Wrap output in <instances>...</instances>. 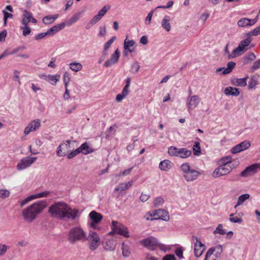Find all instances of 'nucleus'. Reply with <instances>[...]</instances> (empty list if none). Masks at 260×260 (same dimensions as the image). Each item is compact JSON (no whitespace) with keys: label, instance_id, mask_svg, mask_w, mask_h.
<instances>
[{"label":"nucleus","instance_id":"f257e3e1","mask_svg":"<svg viewBox=\"0 0 260 260\" xmlns=\"http://www.w3.org/2000/svg\"><path fill=\"white\" fill-rule=\"evenodd\" d=\"M48 212L51 217L60 220H74L79 214V210L72 208L67 203L62 202L53 204L49 207Z\"/></svg>","mask_w":260,"mask_h":260},{"label":"nucleus","instance_id":"f03ea898","mask_svg":"<svg viewBox=\"0 0 260 260\" xmlns=\"http://www.w3.org/2000/svg\"><path fill=\"white\" fill-rule=\"evenodd\" d=\"M47 203L45 200L36 202L22 211L23 219L27 222H31L46 207Z\"/></svg>","mask_w":260,"mask_h":260},{"label":"nucleus","instance_id":"7ed1b4c3","mask_svg":"<svg viewBox=\"0 0 260 260\" xmlns=\"http://www.w3.org/2000/svg\"><path fill=\"white\" fill-rule=\"evenodd\" d=\"M68 240L74 244L79 241H84L86 239V233L80 227H74L71 229L68 234Z\"/></svg>","mask_w":260,"mask_h":260},{"label":"nucleus","instance_id":"20e7f679","mask_svg":"<svg viewBox=\"0 0 260 260\" xmlns=\"http://www.w3.org/2000/svg\"><path fill=\"white\" fill-rule=\"evenodd\" d=\"M180 169L183 172L184 178L187 182L196 180L201 175V172L192 169L187 162L182 164Z\"/></svg>","mask_w":260,"mask_h":260},{"label":"nucleus","instance_id":"39448f33","mask_svg":"<svg viewBox=\"0 0 260 260\" xmlns=\"http://www.w3.org/2000/svg\"><path fill=\"white\" fill-rule=\"evenodd\" d=\"M251 41L252 39L250 37H247L246 39L242 40L239 43L238 46L233 51L232 54H230L228 48V45H226L225 48V52L228 54V58L230 59L241 55L245 51L247 50L246 47L250 44Z\"/></svg>","mask_w":260,"mask_h":260},{"label":"nucleus","instance_id":"423d86ee","mask_svg":"<svg viewBox=\"0 0 260 260\" xmlns=\"http://www.w3.org/2000/svg\"><path fill=\"white\" fill-rule=\"evenodd\" d=\"M147 220L161 219L166 221H168L170 219V216L168 212L164 209H158L154 210L152 212L147 213Z\"/></svg>","mask_w":260,"mask_h":260},{"label":"nucleus","instance_id":"0eeeda50","mask_svg":"<svg viewBox=\"0 0 260 260\" xmlns=\"http://www.w3.org/2000/svg\"><path fill=\"white\" fill-rule=\"evenodd\" d=\"M111 228L112 231L109 233V235H112L114 234H118L125 238L129 237L127 228L124 225L117 221L113 220L112 221Z\"/></svg>","mask_w":260,"mask_h":260},{"label":"nucleus","instance_id":"6e6552de","mask_svg":"<svg viewBox=\"0 0 260 260\" xmlns=\"http://www.w3.org/2000/svg\"><path fill=\"white\" fill-rule=\"evenodd\" d=\"M235 166H230L227 164H221L218 167L215 169L212 174L213 178H218L227 174H229L235 168Z\"/></svg>","mask_w":260,"mask_h":260},{"label":"nucleus","instance_id":"1a4fd4ad","mask_svg":"<svg viewBox=\"0 0 260 260\" xmlns=\"http://www.w3.org/2000/svg\"><path fill=\"white\" fill-rule=\"evenodd\" d=\"M158 248L164 251H166L168 249L167 245L159 243L156 238L152 236L148 237L147 248L151 250H154Z\"/></svg>","mask_w":260,"mask_h":260},{"label":"nucleus","instance_id":"9d476101","mask_svg":"<svg viewBox=\"0 0 260 260\" xmlns=\"http://www.w3.org/2000/svg\"><path fill=\"white\" fill-rule=\"evenodd\" d=\"M192 241L194 244V253L197 257H200L206 249L205 245L203 244L199 238L196 236L192 237Z\"/></svg>","mask_w":260,"mask_h":260},{"label":"nucleus","instance_id":"9b49d317","mask_svg":"<svg viewBox=\"0 0 260 260\" xmlns=\"http://www.w3.org/2000/svg\"><path fill=\"white\" fill-rule=\"evenodd\" d=\"M37 159V157L27 156L21 159L17 165V169L19 171L24 170L29 167Z\"/></svg>","mask_w":260,"mask_h":260},{"label":"nucleus","instance_id":"f8f14e48","mask_svg":"<svg viewBox=\"0 0 260 260\" xmlns=\"http://www.w3.org/2000/svg\"><path fill=\"white\" fill-rule=\"evenodd\" d=\"M86 240L89 241V247L91 250L96 249L99 245L100 237L96 233L93 231H90Z\"/></svg>","mask_w":260,"mask_h":260},{"label":"nucleus","instance_id":"ddd939ff","mask_svg":"<svg viewBox=\"0 0 260 260\" xmlns=\"http://www.w3.org/2000/svg\"><path fill=\"white\" fill-rule=\"evenodd\" d=\"M72 142H75V141L67 140L61 143L57 148V156L61 157L67 155L70 151V144Z\"/></svg>","mask_w":260,"mask_h":260},{"label":"nucleus","instance_id":"4468645a","mask_svg":"<svg viewBox=\"0 0 260 260\" xmlns=\"http://www.w3.org/2000/svg\"><path fill=\"white\" fill-rule=\"evenodd\" d=\"M200 102V99L198 95H189L186 101V106L188 112L192 110L198 106Z\"/></svg>","mask_w":260,"mask_h":260},{"label":"nucleus","instance_id":"2eb2a0df","mask_svg":"<svg viewBox=\"0 0 260 260\" xmlns=\"http://www.w3.org/2000/svg\"><path fill=\"white\" fill-rule=\"evenodd\" d=\"M41 126V120L36 119L31 121L27 126L25 128L24 134L25 135H28L30 132H35L39 129Z\"/></svg>","mask_w":260,"mask_h":260},{"label":"nucleus","instance_id":"dca6fc26","mask_svg":"<svg viewBox=\"0 0 260 260\" xmlns=\"http://www.w3.org/2000/svg\"><path fill=\"white\" fill-rule=\"evenodd\" d=\"M89 216L91 220L90 225L94 229H97V224L100 223L102 219L103 216L101 214L94 211H92L89 214Z\"/></svg>","mask_w":260,"mask_h":260},{"label":"nucleus","instance_id":"f3484780","mask_svg":"<svg viewBox=\"0 0 260 260\" xmlns=\"http://www.w3.org/2000/svg\"><path fill=\"white\" fill-rule=\"evenodd\" d=\"M49 193H50L49 191H43V192H41L40 193H36L34 194L30 195L29 197L26 198L25 199H24L22 201H21L20 205L21 206H23L26 204H27V203H28L29 202L33 200H35L36 199H39V198H41L46 197L49 195Z\"/></svg>","mask_w":260,"mask_h":260},{"label":"nucleus","instance_id":"a211bd4d","mask_svg":"<svg viewBox=\"0 0 260 260\" xmlns=\"http://www.w3.org/2000/svg\"><path fill=\"white\" fill-rule=\"evenodd\" d=\"M257 171V164H253L246 167L240 174L243 177H247L255 174Z\"/></svg>","mask_w":260,"mask_h":260},{"label":"nucleus","instance_id":"6ab92c4d","mask_svg":"<svg viewBox=\"0 0 260 260\" xmlns=\"http://www.w3.org/2000/svg\"><path fill=\"white\" fill-rule=\"evenodd\" d=\"M136 43L134 40H129L126 38L124 41V54L127 55V52L132 53L135 51Z\"/></svg>","mask_w":260,"mask_h":260},{"label":"nucleus","instance_id":"aec40b11","mask_svg":"<svg viewBox=\"0 0 260 260\" xmlns=\"http://www.w3.org/2000/svg\"><path fill=\"white\" fill-rule=\"evenodd\" d=\"M258 15L254 19H248L247 18H242L238 22L237 24L239 27H246L247 26H252L257 21Z\"/></svg>","mask_w":260,"mask_h":260},{"label":"nucleus","instance_id":"412c9836","mask_svg":"<svg viewBox=\"0 0 260 260\" xmlns=\"http://www.w3.org/2000/svg\"><path fill=\"white\" fill-rule=\"evenodd\" d=\"M120 53L118 49H117L115 52L112 55L110 58L104 63V67L108 68L115 64L118 61L120 57Z\"/></svg>","mask_w":260,"mask_h":260},{"label":"nucleus","instance_id":"4be33fe9","mask_svg":"<svg viewBox=\"0 0 260 260\" xmlns=\"http://www.w3.org/2000/svg\"><path fill=\"white\" fill-rule=\"evenodd\" d=\"M250 146V143L248 141H244L242 143L234 147L231 152L232 153H237L248 149Z\"/></svg>","mask_w":260,"mask_h":260},{"label":"nucleus","instance_id":"5701e85b","mask_svg":"<svg viewBox=\"0 0 260 260\" xmlns=\"http://www.w3.org/2000/svg\"><path fill=\"white\" fill-rule=\"evenodd\" d=\"M215 252V255L217 257H219L220 254L222 252V246L220 245L216 246L214 248H210L206 252L205 259L207 260L208 258L211 256L213 252Z\"/></svg>","mask_w":260,"mask_h":260},{"label":"nucleus","instance_id":"b1692460","mask_svg":"<svg viewBox=\"0 0 260 260\" xmlns=\"http://www.w3.org/2000/svg\"><path fill=\"white\" fill-rule=\"evenodd\" d=\"M80 151V153H82L84 155H87L93 152V149L92 147H90L89 145L85 142L83 143L80 147L78 148Z\"/></svg>","mask_w":260,"mask_h":260},{"label":"nucleus","instance_id":"393cba45","mask_svg":"<svg viewBox=\"0 0 260 260\" xmlns=\"http://www.w3.org/2000/svg\"><path fill=\"white\" fill-rule=\"evenodd\" d=\"M248 79V76L243 78H234L232 80V84L237 86L244 87L247 85Z\"/></svg>","mask_w":260,"mask_h":260},{"label":"nucleus","instance_id":"a878e982","mask_svg":"<svg viewBox=\"0 0 260 260\" xmlns=\"http://www.w3.org/2000/svg\"><path fill=\"white\" fill-rule=\"evenodd\" d=\"M133 184V181L131 180L127 183H121L117 186L114 191H122L129 189Z\"/></svg>","mask_w":260,"mask_h":260},{"label":"nucleus","instance_id":"bb28decb","mask_svg":"<svg viewBox=\"0 0 260 260\" xmlns=\"http://www.w3.org/2000/svg\"><path fill=\"white\" fill-rule=\"evenodd\" d=\"M116 245V241L113 239H111L106 241L104 244V247L106 250L112 251L115 249Z\"/></svg>","mask_w":260,"mask_h":260},{"label":"nucleus","instance_id":"cd10ccee","mask_svg":"<svg viewBox=\"0 0 260 260\" xmlns=\"http://www.w3.org/2000/svg\"><path fill=\"white\" fill-rule=\"evenodd\" d=\"M224 94L226 95L238 96L240 94V91L237 88L229 86L224 89Z\"/></svg>","mask_w":260,"mask_h":260},{"label":"nucleus","instance_id":"c85d7f7f","mask_svg":"<svg viewBox=\"0 0 260 260\" xmlns=\"http://www.w3.org/2000/svg\"><path fill=\"white\" fill-rule=\"evenodd\" d=\"M59 17L58 14L53 15H48L45 16L42 19V22L45 25H49L53 22Z\"/></svg>","mask_w":260,"mask_h":260},{"label":"nucleus","instance_id":"c756f323","mask_svg":"<svg viewBox=\"0 0 260 260\" xmlns=\"http://www.w3.org/2000/svg\"><path fill=\"white\" fill-rule=\"evenodd\" d=\"M32 16V14L31 13L28 12L27 10H24L23 11L22 18L21 20L22 24H24V22H26V24H28L29 22H30V19Z\"/></svg>","mask_w":260,"mask_h":260},{"label":"nucleus","instance_id":"7c9ffc66","mask_svg":"<svg viewBox=\"0 0 260 260\" xmlns=\"http://www.w3.org/2000/svg\"><path fill=\"white\" fill-rule=\"evenodd\" d=\"M191 155V151L186 148H179L178 157L186 158Z\"/></svg>","mask_w":260,"mask_h":260},{"label":"nucleus","instance_id":"2f4dec72","mask_svg":"<svg viewBox=\"0 0 260 260\" xmlns=\"http://www.w3.org/2000/svg\"><path fill=\"white\" fill-rule=\"evenodd\" d=\"M170 17L169 16H165L161 21L162 27L167 31H169L171 28V26L170 23Z\"/></svg>","mask_w":260,"mask_h":260},{"label":"nucleus","instance_id":"473e14b6","mask_svg":"<svg viewBox=\"0 0 260 260\" xmlns=\"http://www.w3.org/2000/svg\"><path fill=\"white\" fill-rule=\"evenodd\" d=\"M159 168L162 171H168L171 168V162L167 159L161 161L159 163Z\"/></svg>","mask_w":260,"mask_h":260},{"label":"nucleus","instance_id":"72a5a7b5","mask_svg":"<svg viewBox=\"0 0 260 260\" xmlns=\"http://www.w3.org/2000/svg\"><path fill=\"white\" fill-rule=\"evenodd\" d=\"M60 77L59 75H48L47 76H45V80L49 82L52 85H55L57 82L59 80Z\"/></svg>","mask_w":260,"mask_h":260},{"label":"nucleus","instance_id":"f704fd0d","mask_svg":"<svg viewBox=\"0 0 260 260\" xmlns=\"http://www.w3.org/2000/svg\"><path fill=\"white\" fill-rule=\"evenodd\" d=\"M80 18V14L77 13L72 16L66 22V25L70 26L76 22Z\"/></svg>","mask_w":260,"mask_h":260},{"label":"nucleus","instance_id":"c9c22d12","mask_svg":"<svg viewBox=\"0 0 260 260\" xmlns=\"http://www.w3.org/2000/svg\"><path fill=\"white\" fill-rule=\"evenodd\" d=\"M236 63L233 61L229 62L227 64V67L225 68L222 72V74L226 75L230 73L235 68Z\"/></svg>","mask_w":260,"mask_h":260},{"label":"nucleus","instance_id":"e433bc0d","mask_svg":"<svg viewBox=\"0 0 260 260\" xmlns=\"http://www.w3.org/2000/svg\"><path fill=\"white\" fill-rule=\"evenodd\" d=\"M70 69L73 71L77 72L82 69V65L79 62H72L70 64Z\"/></svg>","mask_w":260,"mask_h":260},{"label":"nucleus","instance_id":"4c0bfd02","mask_svg":"<svg viewBox=\"0 0 260 260\" xmlns=\"http://www.w3.org/2000/svg\"><path fill=\"white\" fill-rule=\"evenodd\" d=\"M250 195L248 193L240 196L238 198L237 204L235 207L236 208L237 206L242 205L246 200L248 199Z\"/></svg>","mask_w":260,"mask_h":260},{"label":"nucleus","instance_id":"58836bf2","mask_svg":"<svg viewBox=\"0 0 260 260\" xmlns=\"http://www.w3.org/2000/svg\"><path fill=\"white\" fill-rule=\"evenodd\" d=\"M179 150V148L174 146H170L168 149V152L171 156L178 157Z\"/></svg>","mask_w":260,"mask_h":260},{"label":"nucleus","instance_id":"ea45409f","mask_svg":"<svg viewBox=\"0 0 260 260\" xmlns=\"http://www.w3.org/2000/svg\"><path fill=\"white\" fill-rule=\"evenodd\" d=\"M21 29L23 30L22 34L24 36H26L30 34L31 32V28L26 24V22H24V24L20 27Z\"/></svg>","mask_w":260,"mask_h":260},{"label":"nucleus","instance_id":"a19ab883","mask_svg":"<svg viewBox=\"0 0 260 260\" xmlns=\"http://www.w3.org/2000/svg\"><path fill=\"white\" fill-rule=\"evenodd\" d=\"M164 200L161 197H156L153 201V204L155 207L162 206L164 203Z\"/></svg>","mask_w":260,"mask_h":260},{"label":"nucleus","instance_id":"79ce46f5","mask_svg":"<svg viewBox=\"0 0 260 260\" xmlns=\"http://www.w3.org/2000/svg\"><path fill=\"white\" fill-rule=\"evenodd\" d=\"M121 249L123 256L124 257H128L131 253L129 247L127 245H125L124 243H122Z\"/></svg>","mask_w":260,"mask_h":260},{"label":"nucleus","instance_id":"37998d69","mask_svg":"<svg viewBox=\"0 0 260 260\" xmlns=\"http://www.w3.org/2000/svg\"><path fill=\"white\" fill-rule=\"evenodd\" d=\"M193 153L195 155H199L201 153L200 143L199 142H195L193 146Z\"/></svg>","mask_w":260,"mask_h":260},{"label":"nucleus","instance_id":"c03bdc74","mask_svg":"<svg viewBox=\"0 0 260 260\" xmlns=\"http://www.w3.org/2000/svg\"><path fill=\"white\" fill-rule=\"evenodd\" d=\"M213 233L214 234H219L220 235H224L226 234L225 230L223 228V225L222 224H219L217 226L215 230L214 231Z\"/></svg>","mask_w":260,"mask_h":260},{"label":"nucleus","instance_id":"a18cd8bd","mask_svg":"<svg viewBox=\"0 0 260 260\" xmlns=\"http://www.w3.org/2000/svg\"><path fill=\"white\" fill-rule=\"evenodd\" d=\"M220 161L221 164L228 165L230 166H233L232 161V157H224L221 159Z\"/></svg>","mask_w":260,"mask_h":260},{"label":"nucleus","instance_id":"49530a36","mask_svg":"<svg viewBox=\"0 0 260 260\" xmlns=\"http://www.w3.org/2000/svg\"><path fill=\"white\" fill-rule=\"evenodd\" d=\"M66 26V24L65 23H61L57 25H55L54 26L52 27L53 29L54 30V32L55 33H57L59 30L62 29Z\"/></svg>","mask_w":260,"mask_h":260},{"label":"nucleus","instance_id":"de8ad7c7","mask_svg":"<svg viewBox=\"0 0 260 260\" xmlns=\"http://www.w3.org/2000/svg\"><path fill=\"white\" fill-rule=\"evenodd\" d=\"M110 9V6H105L98 12V15L102 18L107 13V12Z\"/></svg>","mask_w":260,"mask_h":260},{"label":"nucleus","instance_id":"09e8293b","mask_svg":"<svg viewBox=\"0 0 260 260\" xmlns=\"http://www.w3.org/2000/svg\"><path fill=\"white\" fill-rule=\"evenodd\" d=\"M257 84V81L256 78L254 76L252 77L250 79L248 85L249 89H252L255 87Z\"/></svg>","mask_w":260,"mask_h":260},{"label":"nucleus","instance_id":"8fccbe9b","mask_svg":"<svg viewBox=\"0 0 260 260\" xmlns=\"http://www.w3.org/2000/svg\"><path fill=\"white\" fill-rule=\"evenodd\" d=\"M116 39V37H112L104 45V52H107L108 49L110 47L112 43Z\"/></svg>","mask_w":260,"mask_h":260},{"label":"nucleus","instance_id":"3c124183","mask_svg":"<svg viewBox=\"0 0 260 260\" xmlns=\"http://www.w3.org/2000/svg\"><path fill=\"white\" fill-rule=\"evenodd\" d=\"M260 34V25L247 34L249 36H256Z\"/></svg>","mask_w":260,"mask_h":260},{"label":"nucleus","instance_id":"603ef678","mask_svg":"<svg viewBox=\"0 0 260 260\" xmlns=\"http://www.w3.org/2000/svg\"><path fill=\"white\" fill-rule=\"evenodd\" d=\"M229 220L233 223H241L242 221V219L241 218L237 216L234 217L233 214L230 215Z\"/></svg>","mask_w":260,"mask_h":260},{"label":"nucleus","instance_id":"864d4df0","mask_svg":"<svg viewBox=\"0 0 260 260\" xmlns=\"http://www.w3.org/2000/svg\"><path fill=\"white\" fill-rule=\"evenodd\" d=\"M3 13L4 14V24L6 25L7 24V21L8 18H12L13 14L7 12L5 10L3 11Z\"/></svg>","mask_w":260,"mask_h":260},{"label":"nucleus","instance_id":"5fc2aeb1","mask_svg":"<svg viewBox=\"0 0 260 260\" xmlns=\"http://www.w3.org/2000/svg\"><path fill=\"white\" fill-rule=\"evenodd\" d=\"M13 73L14 76L13 77V80L18 82V84L20 85L21 82L19 78L20 72L17 70H14Z\"/></svg>","mask_w":260,"mask_h":260},{"label":"nucleus","instance_id":"6e6d98bb","mask_svg":"<svg viewBox=\"0 0 260 260\" xmlns=\"http://www.w3.org/2000/svg\"><path fill=\"white\" fill-rule=\"evenodd\" d=\"M80 153V151L78 149V148L76 149V150L72 151L70 153H68L67 157L68 159H72L75 157L77 155Z\"/></svg>","mask_w":260,"mask_h":260},{"label":"nucleus","instance_id":"4d7b16f0","mask_svg":"<svg viewBox=\"0 0 260 260\" xmlns=\"http://www.w3.org/2000/svg\"><path fill=\"white\" fill-rule=\"evenodd\" d=\"M10 195V192L7 189H0V198H6L9 197Z\"/></svg>","mask_w":260,"mask_h":260},{"label":"nucleus","instance_id":"13d9d810","mask_svg":"<svg viewBox=\"0 0 260 260\" xmlns=\"http://www.w3.org/2000/svg\"><path fill=\"white\" fill-rule=\"evenodd\" d=\"M106 34V26H101L99 28V36L104 37L105 36Z\"/></svg>","mask_w":260,"mask_h":260},{"label":"nucleus","instance_id":"bf43d9fd","mask_svg":"<svg viewBox=\"0 0 260 260\" xmlns=\"http://www.w3.org/2000/svg\"><path fill=\"white\" fill-rule=\"evenodd\" d=\"M102 18L98 15V14L95 15L90 21V24L91 25L95 24L97 23Z\"/></svg>","mask_w":260,"mask_h":260},{"label":"nucleus","instance_id":"052dcab7","mask_svg":"<svg viewBox=\"0 0 260 260\" xmlns=\"http://www.w3.org/2000/svg\"><path fill=\"white\" fill-rule=\"evenodd\" d=\"M139 68L140 66L137 63H134L132 64L131 71L133 73H136L139 70Z\"/></svg>","mask_w":260,"mask_h":260},{"label":"nucleus","instance_id":"680f3d73","mask_svg":"<svg viewBox=\"0 0 260 260\" xmlns=\"http://www.w3.org/2000/svg\"><path fill=\"white\" fill-rule=\"evenodd\" d=\"M8 248V247L7 245L3 244H0V255H4L7 251Z\"/></svg>","mask_w":260,"mask_h":260},{"label":"nucleus","instance_id":"e2e57ef3","mask_svg":"<svg viewBox=\"0 0 260 260\" xmlns=\"http://www.w3.org/2000/svg\"><path fill=\"white\" fill-rule=\"evenodd\" d=\"M256 58V56L253 53H250L245 57V59L247 61H252Z\"/></svg>","mask_w":260,"mask_h":260},{"label":"nucleus","instance_id":"0e129e2a","mask_svg":"<svg viewBox=\"0 0 260 260\" xmlns=\"http://www.w3.org/2000/svg\"><path fill=\"white\" fill-rule=\"evenodd\" d=\"M175 254L180 258L182 259L183 258V250L181 248H177L175 250Z\"/></svg>","mask_w":260,"mask_h":260},{"label":"nucleus","instance_id":"69168bd1","mask_svg":"<svg viewBox=\"0 0 260 260\" xmlns=\"http://www.w3.org/2000/svg\"><path fill=\"white\" fill-rule=\"evenodd\" d=\"M260 68V59L255 61L251 68L252 71H254Z\"/></svg>","mask_w":260,"mask_h":260},{"label":"nucleus","instance_id":"338daca9","mask_svg":"<svg viewBox=\"0 0 260 260\" xmlns=\"http://www.w3.org/2000/svg\"><path fill=\"white\" fill-rule=\"evenodd\" d=\"M162 260H176V258L174 255L169 254L165 256Z\"/></svg>","mask_w":260,"mask_h":260},{"label":"nucleus","instance_id":"774afa93","mask_svg":"<svg viewBox=\"0 0 260 260\" xmlns=\"http://www.w3.org/2000/svg\"><path fill=\"white\" fill-rule=\"evenodd\" d=\"M46 36H48L46 32L40 33L35 36V40H38L43 39Z\"/></svg>","mask_w":260,"mask_h":260}]
</instances>
